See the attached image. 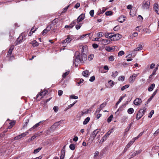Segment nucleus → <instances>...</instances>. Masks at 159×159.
<instances>
[{"label":"nucleus","instance_id":"f257e3e1","mask_svg":"<svg viewBox=\"0 0 159 159\" xmlns=\"http://www.w3.org/2000/svg\"><path fill=\"white\" fill-rule=\"evenodd\" d=\"M86 59V58H84L82 55L81 56L80 53L79 52L76 51L74 54L73 63L76 65L78 63H82L84 60Z\"/></svg>","mask_w":159,"mask_h":159},{"label":"nucleus","instance_id":"f03ea898","mask_svg":"<svg viewBox=\"0 0 159 159\" xmlns=\"http://www.w3.org/2000/svg\"><path fill=\"white\" fill-rule=\"evenodd\" d=\"M88 47L87 45L83 46L81 49V55L84 58H87V53L88 52Z\"/></svg>","mask_w":159,"mask_h":159},{"label":"nucleus","instance_id":"7ed1b4c3","mask_svg":"<svg viewBox=\"0 0 159 159\" xmlns=\"http://www.w3.org/2000/svg\"><path fill=\"white\" fill-rule=\"evenodd\" d=\"M99 132V130L98 129H96L94 130L91 133L89 138V139L91 141H92L94 139L96 136L97 135Z\"/></svg>","mask_w":159,"mask_h":159},{"label":"nucleus","instance_id":"20e7f679","mask_svg":"<svg viewBox=\"0 0 159 159\" xmlns=\"http://www.w3.org/2000/svg\"><path fill=\"white\" fill-rule=\"evenodd\" d=\"M150 5L149 0H144L142 4V7L143 9H148Z\"/></svg>","mask_w":159,"mask_h":159},{"label":"nucleus","instance_id":"39448f33","mask_svg":"<svg viewBox=\"0 0 159 159\" xmlns=\"http://www.w3.org/2000/svg\"><path fill=\"white\" fill-rule=\"evenodd\" d=\"M145 111V110L144 109H140L137 114L136 119L137 120H139L140 119L143 115Z\"/></svg>","mask_w":159,"mask_h":159},{"label":"nucleus","instance_id":"423d86ee","mask_svg":"<svg viewBox=\"0 0 159 159\" xmlns=\"http://www.w3.org/2000/svg\"><path fill=\"white\" fill-rule=\"evenodd\" d=\"M143 48V46H142V44H139L138 45V47L136 48H135L133 51H132V52L131 53V55L132 57H134L136 56L135 54H134V53L135 51H138L140 50H141Z\"/></svg>","mask_w":159,"mask_h":159},{"label":"nucleus","instance_id":"0eeeda50","mask_svg":"<svg viewBox=\"0 0 159 159\" xmlns=\"http://www.w3.org/2000/svg\"><path fill=\"white\" fill-rule=\"evenodd\" d=\"M91 33H89L85 34H84L83 35L80 36L77 39L78 40L79 39H87L90 40L91 39L92 36H90Z\"/></svg>","mask_w":159,"mask_h":159},{"label":"nucleus","instance_id":"6e6552de","mask_svg":"<svg viewBox=\"0 0 159 159\" xmlns=\"http://www.w3.org/2000/svg\"><path fill=\"white\" fill-rule=\"evenodd\" d=\"M29 133L28 131L25 132L20 134L16 136L14 138L15 140H17L21 139L23 137L26 136L27 134H29Z\"/></svg>","mask_w":159,"mask_h":159},{"label":"nucleus","instance_id":"1a4fd4ad","mask_svg":"<svg viewBox=\"0 0 159 159\" xmlns=\"http://www.w3.org/2000/svg\"><path fill=\"white\" fill-rule=\"evenodd\" d=\"M138 74H134L130 76L129 79V82L130 83H133L134 81L136 78L138 76Z\"/></svg>","mask_w":159,"mask_h":159},{"label":"nucleus","instance_id":"9d476101","mask_svg":"<svg viewBox=\"0 0 159 159\" xmlns=\"http://www.w3.org/2000/svg\"><path fill=\"white\" fill-rule=\"evenodd\" d=\"M27 36V34L25 32L21 33L17 40H25L26 39L25 37Z\"/></svg>","mask_w":159,"mask_h":159},{"label":"nucleus","instance_id":"9b49d317","mask_svg":"<svg viewBox=\"0 0 159 159\" xmlns=\"http://www.w3.org/2000/svg\"><path fill=\"white\" fill-rule=\"evenodd\" d=\"M142 102V100L141 98H137L135 99L134 101V104L136 106L140 105Z\"/></svg>","mask_w":159,"mask_h":159},{"label":"nucleus","instance_id":"f8f14e48","mask_svg":"<svg viewBox=\"0 0 159 159\" xmlns=\"http://www.w3.org/2000/svg\"><path fill=\"white\" fill-rule=\"evenodd\" d=\"M85 18V15L83 14H81L77 18L76 20L77 23H79L83 20Z\"/></svg>","mask_w":159,"mask_h":159},{"label":"nucleus","instance_id":"ddd939ff","mask_svg":"<svg viewBox=\"0 0 159 159\" xmlns=\"http://www.w3.org/2000/svg\"><path fill=\"white\" fill-rule=\"evenodd\" d=\"M51 25H49L47 27V28L45 29L42 32V34L44 36L51 29Z\"/></svg>","mask_w":159,"mask_h":159},{"label":"nucleus","instance_id":"4468645a","mask_svg":"<svg viewBox=\"0 0 159 159\" xmlns=\"http://www.w3.org/2000/svg\"><path fill=\"white\" fill-rule=\"evenodd\" d=\"M113 33H107L105 34V37L107 39H111V40H112V38L114 37Z\"/></svg>","mask_w":159,"mask_h":159},{"label":"nucleus","instance_id":"2eb2a0df","mask_svg":"<svg viewBox=\"0 0 159 159\" xmlns=\"http://www.w3.org/2000/svg\"><path fill=\"white\" fill-rule=\"evenodd\" d=\"M122 36L119 34H114V37L113 38V39L119 40L121 38Z\"/></svg>","mask_w":159,"mask_h":159},{"label":"nucleus","instance_id":"dca6fc26","mask_svg":"<svg viewBox=\"0 0 159 159\" xmlns=\"http://www.w3.org/2000/svg\"><path fill=\"white\" fill-rule=\"evenodd\" d=\"M142 151V150L141 149H139L134 152L131 155V158H132L137 155L140 154L141 152Z\"/></svg>","mask_w":159,"mask_h":159},{"label":"nucleus","instance_id":"f3484780","mask_svg":"<svg viewBox=\"0 0 159 159\" xmlns=\"http://www.w3.org/2000/svg\"><path fill=\"white\" fill-rule=\"evenodd\" d=\"M153 8L156 12L158 14H159V5L157 4H154V5Z\"/></svg>","mask_w":159,"mask_h":159},{"label":"nucleus","instance_id":"a211bd4d","mask_svg":"<svg viewBox=\"0 0 159 159\" xmlns=\"http://www.w3.org/2000/svg\"><path fill=\"white\" fill-rule=\"evenodd\" d=\"M159 149V147L158 146H153L152 148V151L153 153H155L158 152Z\"/></svg>","mask_w":159,"mask_h":159},{"label":"nucleus","instance_id":"6ab92c4d","mask_svg":"<svg viewBox=\"0 0 159 159\" xmlns=\"http://www.w3.org/2000/svg\"><path fill=\"white\" fill-rule=\"evenodd\" d=\"M124 107V105H122L121 106H120L119 108L118 109L117 111L116 112L115 114L116 115H118L119 114V112H121L123 111V108Z\"/></svg>","mask_w":159,"mask_h":159},{"label":"nucleus","instance_id":"aec40b11","mask_svg":"<svg viewBox=\"0 0 159 159\" xmlns=\"http://www.w3.org/2000/svg\"><path fill=\"white\" fill-rule=\"evenodd\" d=\"M48 92L47 90H44L41 92L40 93H38L36 96L37 98H38L39 96H41L43 95L45 96Z\"/></svg>","mask_w":159,"mask_h":159},{"label":"nucleus","instance_id":"412c9836","mask_svg":"<svg viewBox=\"0 0 159 159\" xmlns=\"http://www.w3.org/2000/svg\"><path fill=\"white\" fill-rule=\"evenodd\" d=\"M14 48V45H10V48L9 49L8 53L7 54V56L11 55L12 53V51Z\"/></svg>","mask_w":159,"mask_h":159},{"label":"nucleus","instance_id":"4be33fe9","mask_svg":"<svg viewBox=\"0 0 159 159\" xmlns=\"http://www.w3.org/2000/svg\"><path fill=\"white\" fill-rule=\"evenodd\" d=\"M126 18L125 16L122 15L119 18L118 21L120 23H123L125 20Z\"/></svg>","mask_w":159,"mask_h":159},{"label":"nucleus","instance_id":"5701e85b","mask_svg":"<svg viewBox=\"0 0 159 159\" xmlns=\"http://www.w3.org/2000/svg\"><path fill=\"white\" fill-rule=\"evenodd\" d=\"M155 87V84L154 83L152 84L149 87L148 89V91L151 92L153 90Z\"/></svg>","mask_w":159,"mask_h":159},{"label":"nucleus","instance_id":"b1692460","mask_svg":"<svg viewBox=\"0 0 159 159\" xmlns=\"http://www.w3.org/2000/svg\"><path fill=\"white\" fill-rule=\"evenodd\" d=\"M132 124H133V123L131 122L128 125L127 127L125 129V133H126L127 132H128L129 131V130H130Z\"/></svg>","mask_w":159,"mask_h":159},{"label":"nucleus","instance_id":"393cba45","mask_svg":"<svg viewBox=\"0 0 159 159\" xmlns=\"http://www.w3.org/2000/svg\"><path fill=\"white\" fill-rule=\"evenodd\" d=\"M126 96V95L125 94L124 96H121L120 98H119V100L117 102L116 104V106L117 107V105L119 104V103Z\"/></svg>","mask_w":159,"mask_h":159},{"label":"nucleus","instance_id":"a878e982","mask_svg":"<svg viewBox=\"0 0 159 159\" xmlns=\"http://www.w3.org/2000/svg\"><path fill=\"white\" fill-rule=\"evenodd\" d=\"M34 47L37 46L39 45V43L36 42V40H33L31 43H30Z\"/></svg>","mask_w":159,"mask_h":159},{"label":"nucleus","instance_id":"bb28decb","mask_svg":"<svg viewBox=\"0 0 159 159\" xmlns=\"http://www.w3.org/2000/svg\"><path fill=\"white\" fill-rule=\"evenodd\" d=\"M76 20H73L70 24L69 25L70 26V28L72 29L75 25L76 24Z\"/></svg>","mask_w":159,"mask_h":159},{"label":"nucleus","instance_id":"cd10ccee","mask_svg":"<svg viewBox=\"0 0 159 159\" xmlns=\"http://www.w3.org/2000/svg\"><path fill=\"white\" fill-rule=\"evenodd\" d=\"M65 151L61 150L60 159H64L65 156Z\"/></svg>","mask_w":159,"mask_h":159},{"label":"nucleus","instance_id":"c85d7f7f","mask_svg":"<svg viewBox=\"0 0 159 159\" xmlns=\"http://www.w3.org/2000/svg\"><path fill=\"white\" fill-rule=\"evenodd\" d=\"M89 71L87 70H85L83 71L82 72V75L84 77H88L89 76Z\"/></svg>","mask_w":159,"mask_h":159},{"label":"nucleus","instance_id":"c756f323","mask_svg":"<svg viewBox=\"0 0 159 159\" xmlns=\"http://www.w3.org/2000/svg\"><path fill=\"white\" fill-rule=\"evenodd\" d=\"M90 120V118L89 117H87L84 120V121L83 122V124L84 125H85L88 124V123L89 122Z\"/></svg>","mask_w":159,"mask_h":159},{"label":"nucleus","instance_id":"7c9ffc66","mask_svg":"<svg viewBox=\"0 0 159 159\" xmlns=\"http://www.w3.org/2000/svg\"><path fill=\"white\" fill-rule=\"evenodd\" d=\"M103 34L102 32H99L97 34V36L98 37L96 38L95 40H98L99 38L102 37L103 35Z\"/></svg>","mask_w":159,"mask_h":159},{"label":"nucleus","instance_id":"2f4dec72","mask_svg":"<svg viewBox=\"0 0 159 159\" xmlns=\"http://www.w3.org/2000/svg\"><path fill=\"white\" fill-rule=\"evenodd\" d=\"M42 149L41 147H39L38 148L34 150L33 153L34 154L37 153L39 152Z\"/></svg>","mask_w":159,"mask_h":159},{"label":"nucleus","instance_id":"473e14b6","mask_svg":"<svg viewBox=\"0 0 159 159\" xmlns=\"http://www.w3.org/2000/svg\"><path fill=\"white\" fill-rule=\"evenodd\" d=\"M134 112V109L132 108H130L128 109L127 110L128 113L129 114H132Z\"/></svg>","mask_w":159,"mask_h":159},{"label":"nucleus","instance_id":"72a5a7b5","mask_svg":"<svg viewBox=\"0 0 159 159\" xmlns=\"http://www.w3.org/2000/svg\"><path fill=\"white\" fill-rule=\"evenodd\" d=\"M22 42V40H16L14 43L12 45H14V46L20 44Z\"/></svg>","mask_w":159,"mask_h":159},{"label":"nucleus","instance_id":"f704fd0d","mask_svg":"<svg viewBox=\"0 0 159 159\" xmlns=\"http://www.w3.org/2000/svg\"><path fill=\"white\" fill-rule=\"evenodd\" d=\"M75 148V145L74 144H70L69 146V148L72 150H74Z\"/></svg>","mask_w":159,"mask_h":159},{"label":"nucleus","instance_id":"c9c22d12","mask_svg":"<svg viewBox=\"0 0 159 159\" xmlns=\"http://www.w3.org/2000/svg\"><path fill=\"white\" fill-rule=\"evenodd\" d=\"M113 117V115H111L107 119V121L108 123H110L112 121V120Z\"/></svg>","mask_w":159,"mask_h":159},{"label":"nucleus","instance_id":"e433bc0d","mask_svg":"<svg viewBox=\"0 0 159 159\" xmlns=\"http://www.w3.org/2000/svg\"><path fill=\"white\" fill-rule=\"evenodd\" d=\"M118 75V72L117 71H116L115 72H112V75L111 76L114 78H115Z\"/></svg>","mask_w":159,"mask_h":159},{"label":"nucleus","instance_id":"4c0bfd02","mask_svg":"<svg viewBox=\"0 0 159 159\" xmlns=\"http://www.w3.org/2000/svg\"><path fill=\"white\" fill-rule=\"evenodd\" d=\"M129 84H126L125 86L122 87L121 90L122 91H124L125 89L129 88Z\"/></svg>","mask_w":159,"mask_h":159},{"label":"nucleus","instance_id":"58836bf2","mask_svg":"<svg viewBox=\"0 0 159 159\" xmlns=\"http://www.w3.org/2000/svg\"><path fill=\"white\" fill-rule=\"evenodd\" d=\"M125 54V52L124 51L121 50L119 51L118 53V56L120 57Z\"/></svg>","mask_w":159,"mask_h":159},{"label":"nucleus","instance_id":"ea45409f","mask_svg":"<svg viewBox=\"0 0 159 159\" xmlns=\"http://www.w3.org/2000/svg\"><path fill=\"white\" fill-rule=\"evenodd\" d=\"M70 98L72 99H76L78 98V97L72 94L70 96Z\"/></svg>","mask_w":159,"mask_h":159},{"label":"nucleus","instance_id":"a19ab883","mask_svg":"<svg viewBox=\"0 0 159 159\" xmlns=\"http://www.w3.org/2000/svg\"><path fill=\"white\" fill-rule=\"evenodd\" d=\"M78 23V24L75 25V28L77 30L79 29L82 25L80 23Z\"/></svg>","mask_w":159,"mask_h":159},{"label":"nucleus","instance_id":"79ce46f5","mask_svg":"<svg viewBox=\"0 0 159 159\" xmlns=\"http://www.w3.org/2000/svg\"><path fill=\"white\" fill-rule=\"evenodd\" d=\"M69 73V71H68L67 72H66L65 73H64L62 75V77L64 78H65L66 77V76L67 75H68Z\"/></svg>","mask_w":159,"mask_h":159},{"label":"nucleus","instance_id":"37998d69","mask_svg":"<svg viewBox=\"0 0 159 159\" xmlns=\"http://www.w3.org/2000/svg\"><path fill=\"white\" fill-rule=\"evenodd\" d=\"M69 5L67 6V7H66L65 8H64L63 9V11H62L61 12V13H64L65 12H66V11H67L69 7Z\"/></svg>","mask_w":159,"mask_h":159},{"label":"nucleus","instance_id":"c03bdc74","mask_svg":"<svg viewBox=\"0 0 159 159\" xmlns=\"http://www.w3.org/2000/svg\"><path fill=\"white\" fill-rule=\"evenodd\" d=\"M108 84L109 85H110L111 87H112L114 85V82L112 81L111 80H110L108 81Z\"/></svg>","mask_w":159,"mask_h":159},{"label":"nucleus","instance_id":"a18cd8bd","mask_svg":"<svg viewBox=\"0 0 159 159\" xmlns=\"http://www.w3.org/2000/svg\"><path fill=\"white\" fill-rule=\"evenodd\" d=\"M154 110H152L149 114V115L148 116V117L151 118L152 117V115L154 114Z\"/></svg>","mask_w":159,"mask_h":159},{"label":"nucleus","instance_id":"49530a36","mask_svg":"<svg viewBox=\"0 0 159 159\" xmlns=\"http://www.w3.org/2000/svg\"><path fill=\"white\" fill-rule=\"evenodd\" d=\"M112 13L113 12L112 11H108L105 13V15L106 16H110L112 15Z\"/></svg>","mask_w":159,"mask_h":159},{"label":"nucleus","instance_id":"de8ad7c7","mask_svg":"<svg viewBox=\"0 0 159 159\" xmlns=\"http://www.w3.org/2000/svg\"><path fill=\"white\" fill-rule=\"evenodd\" d=\"M125 77L123 76H121L119 77L118 80H120L121 81H124L125 80Z\"/></svg>","mask_w":159,"mask_h":159},{"label":"nucleus","instance_id":"09e8293b","mask_svg":"<svg viewBox=\"0 0 159 159\" xmlns=\"http://www.w3.org/2000/svg\"><path fill=\"white\" fill-rule=\"evenodd\" d=\"M77 102V101H75L72 104L68 105V106L67 107L68 108L70 109Z\"/></svg>","mask_w":159,"mask_h":159},{"label":"nucleus","instance_id":"8fccbe9b","mask_svg":"<svg viewBox=\"0 0 159 159\" xmlns=\"http://www.w3.org/2000/svg\"><path fill=\"white\" fill-rule=\"evenodd\" d=\"M29 121V119H27L26 120H25V124L23 126L24 127H25L27 126Z\"/></svg>","mask_w":159,"mask_h":159},{"label":"nucleus","instance_id":"3c124183","mask_svg":"<svg viewBox=\"0 0 159 159\" xmlns=\"http://www.w3.org/2000/svg\"><path fill=\"white\" fill-rule=\"evenodd\" d=\"M134 143L133 141L131 140L126 145L130 148Z\"/></svg>","mask_w":159,"mask_h":159},{"label":"nucleus","instance_id":"603ef678","mask_svg":"<svg viewBox=\"0 0 159 159\" xmlns=\"http://www.w3.org/2000/svg\"><path fill=\"white\" fill-rule=\"evenodd\" d=\"M108 59L109 61H113L114 60L115 58L114 56H111L109 57Z\"/></svg>","mask_w":159,"mask_h":159},{"label":"nucleus","instance_id":"864d4df0","mask_svg":"<svg viewBox=\"0 0 159 159\" xmlns=\"http://www.w3.org/2000/svg\"><path fill=\"white\" fill-rule=\"evenodd\" d=\"M53 110L55 112H57L58 110V107L57 106H55L53 107Z\"/></svg>","mask_w":159,"mask_h":159},{"label":"nucleus","instance_id":"5fc2aeb1","mask_svg":"<svg viewBox=\"0 0 159 159\" xmlns=\"http://www.w3.org/2000/svg\"><path fill=\"white\" fill-rule=\"evenodd\" d=\"M94 57V55L93 54H91L88 57V59L89 60H92Z\"/></svg>","mask_w":159,"mask_h":159},{"label":"nucleus","instance_id":"6e6d98bb","mask_svg":"<svg viewBox=\"0 0 159 159\" xmlns=\"http://www.w3.org/2000/svg\"><path fill=\"white\" fill-rule=\"evenodd\" d=\"M156 71L155 70H153L152 74L150 75L149 76V78L151 79L152 76L156 74Z\"/></svg>","mask_w":159,"mask_h":159},{"label":"nucleus","instance_id":"4d7b16f0","mask_svg":"<svg viewBox=\"0 0 159 159\" xmlns=\"http://www.w3.org/2000/svg\"><path fill=\"white\" fill-rule=\"evenodd\" d=\"M95 76H93L90 77L89 80L90 82H93L95 80Z\"/></svg>","mask_w":159,"mask_h":159},{"label":"nucleus","instance_id":"13d9d810","mask_svg":"<svg viewBox=\"0 0 159 159\" xmlns=\"http://www.w3.org/2000/svg\"><path fill=\"white\" fill-rule=\"evenodd\" d=\"M44 121V120L43 121H40L39 122V123H37L36 124V126L37 125V127H39V126H40V125H42V122Z\"/></svg>","mask_w":159,"mask_h":159},{"label":"nucleus","instance_id":"bf43d9fd","mask_svg":"<svg viewBox=\"0 0 159 159\" xmlns=\"http://www.w3.org/2000/svg\"><path fill=\"white\" fill-rule=\"evenodd\" d=\"M157 91V90H156V91H155L153 92L152 95L151 96L150 98L148 99V100L151 98H153L154 97V96L156 94Z\"/></svg>","mask_w":159,"mask_h":159},{"label":"nucleus","instance_id":"052dcab7","mask_svg":"<svg viewBox=\"0 0 159 159\" xmlns=\"http://www.w3.org/2000/svg\"><path fill=\"white\" fill-rule=\"evenodd\" d=\"M94 10H91L90 11L89 14L90 16L92 17H93L94 15Z\"/></svg>","mask_w":159,"mask_h":159},{"label":"nucleus","instance_id":"680f3d73","mask_svg":"<svg viewBox=\"0 0 159 159\" xmlns=\"http://www.w3.org/2000/svg\"><path fill=\"white\" fill-rule=\"evenodd\" d=\"M113 132V131H109L107 132V133H106L105 135V136H106L107 138L111 134V133Z\"/></svg>","mask_w":159,"mask_h":159},{"label":"nucleus","instance_id":"e2e57ef3","mask_svg":"<svg viewBox=\"0 0 159 159\" xmlns=\"http://www.w3.org/2000/svg\"><path fill=\"white\" fill-rule=\"evenodd\" d=\"M106 102H103L100 105V107L102 108H104L106 105Z\"/></svg>","mask_w":159,"mask_h":159},{"label":"nucleus","instance_id":"0e129e2a","mask_svg":"<svg viewBox=\"0 0 159 159\" xmlns=\"http://www.w3.org/2000/svg\"><path fill=\"white\" fill-rule=\"evenodd\" d=\"M99 152L98 151H96L94 154L93 157L95 158L99 154Z\"/></svg>","mask_w":159,"mask_h":159},{"label":"nucleus","instance_id":"69168bd1","mask_svg":"<svg viewBox=\"0 0 159 159\" xmlns=\"http://www.w3.org/2000/svg\"><path fill=\"white\" fill-rule=\"evenodd\" d=\"M61 121H58L55 122L53 125L55 126H58L59 125L61 124Z\"/></svg>","mask_w":159,"mask_h":159},{"label":"nucleus","instance_id":"338daca9","mask_svg":"<svg viewBox=\"0 0 159 159\" xmlns=\"http://www.w3.org/2000/svg\"><path fill=\"white\" fill-rule=\"evenodd\" d=\"M119 25H117L113 29L114 31H117L119 29Z\"/></svg>","mask_w":159,"mask_h":159},{"label":"nucleus","instance_id":"774afa93","mask_svg":"<svg viewBox=\"0 0 159 159\" xmlns=\"http://www.w3.org/2000/svg\"><path fill=\"white\" fill-rule=\"evenodd\" d=\"M92 46L94 48L96 49L98 47V45L96 43H93L92 44Z\"/></svg>","mask_w":159,"mask_h":159}]
</instances>
